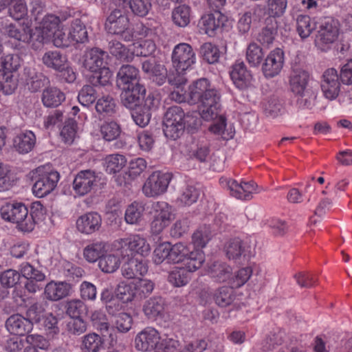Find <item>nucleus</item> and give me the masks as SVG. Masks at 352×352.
Here are the masks:
<instances>
[{
    "label": "nucleus",
    "mask_w": 352,
    "mask_h": 352,
    "mask_svg": "<svg viewBox=\"0 0 352 352\" xmlns=\"http://www.w3.org/2000/svg\"><path fill=\"white\" fill-rule=\"evenodd\" d=\"M309 73L300 67L292 69L289 79V87L292 93L298 97L300 106L310 108L316 98V93L309 84Z\"/></svg>",
    "instance_id": "nucleus-5"
},
{
    "label": "nucleus",
    "mask_w": 352,
    "mask_h": 352,
    "mask_svg": "<svg viewBox=\"0 0 352 352\" xmlns=\"http://www.w3.org/2000/svg\"><path fill=\"white\" fill-rule=\"evenodd\" d=\"M116 103L110 96H103L96 103V110L99 113H112L115 111Z\"/></svg>",
    "instance_id": "nucleus-60"
},
{
    "label": "nucleus",
    "mask_w": 352,
    "mask_h": 352,
    "mask_svg": "<svg viewBox=\"0 0 352 352\" xmlns=\"http://www.w3.org/2000/svg\"><path fill=\"white\" fill-rule=\"evenodd\" d=\"M187 82L186 78L183 74H170L168 82L174 85L175 89L170 93V98L177 102H186L188 103V92L184 90L183 86Z\"/></svg>",
    "instance_id": "nucleus-29"
},
{
    "label": "nucleus",
    "mask_w": 352,
    "mask_h": 352,
    "mask_svg": "<svg viewBox=\"0 0 352 352\" xmlns=\"http://www.w3.org/2000/svg\"><path fill=\"white\" fill-rule=\"evenodd\" d=\"M287 0H267V12L270 16H282L287 8Z\"/></svg>",
    "instance_id": "nucleus-58"
},
{
    "label": "nucleus",
    "mask_w": 352,
    "mask_h": 352,
    "mask_svg": "<svg viewBox=\"0 0 352 352\" xmlns=\"http://www.w3.org/2000/svg\"><path fill=\"white\" fill-rule=\"evenodd\" d=\"M32 6V14L34 17V21L38 23L34 30V36L40 48L43 43L51 41L54 32L60 27V19L54 14H46L41 17L43 6L40 0L33 1Z\"/></svg>",
    "instance_id": "nucleus-4"
},
{
    "label": "nucleus",
    "mask_w": 352,
    "mask_h": 352,
    "mask_svg": "<svg viewBox=\"0 0 352 352\" xmlns=\"http://www.w3.org/2000/svg\"><path fill=\"white\" fill-rule=\"evenodd\" d=\"M30 177L34 184L33 194L38 197H43L51 193L56 187L60 179L59 173L50 164L40 166L31 170Z\"/></svg>",
    "instance_id": "nucleus-6"
},
{
    "label": "nucleus",
    "mask_w": 352,
    "mask_h": 352,
    "mask_svg": "<svg viewBox=\"0 0 352 352\" xmlns=\"http://www.w3.org/2000/svg\"><path fill=\"white\" fill-rule=\"evenodd\" d=\"M1 217L9 222L16 224L23 232H31L35 226V221L29 216L28 207L22 202H10L3 205L0 210Z\"/></svg>",
    "instance_id": "nucleus-7"
},
{
    "label": "nucleus",
    "mask_w": 352,
    "mask_h": 352,
    "mask_svg": "<svg viewBox=\"0 0 352 352\" xmlns=\"http://www.w3.org/2000/svg\"><path fill=\"white\" fill-rule=\"evenodd\" d=\"M250 246L239 238L228 240L224 245V252L230 260L248 259L251 256Z\"/></svg>",
    "instance_id": "nucleus-23"
},
{
    "label": "nucleus",
    "mask_w": 352,
    "mask_h": 352,
    "mask_svg": "<svg viewBox=\"0 0 352 352\" xmlns=\"http://www.w3.org/2000/svg\"><path fill=\"white\" fill-rule=\"evenodd\" d=\"M130 26L127 14L120 8L113 10L104 23V28L109 34L119 35L126 41L133 38V32Z\"/></svg>",
    "instance_id": "nucleus-9"
},
{
    "label": "nucleus",
    "mask_w": 352,
    "mask_h": 352,
    "mask_svg": "<svg viewBox=\"0 0 352 352\" xmlns=\"http://www.w3.org/2000/svg\"><path fill=\"white\" fill-rule=\"evenodd\" d=\"M339 35V24L337 20L327 18L322 23L315 39L316 47L322 52L331 49Z\"/></svg>",
    "instance_id": "nucleus-11"
},
{
    "label": "nucleus",
    "mask_w": 352,
    "mask_h": 352,
    "mask_svg": "<svg viewBox=\"0 0 352 352\" xmlns=\"http://www.w3.org/2000/svg\"><path fill=\"white\" fill-rule=\"evenodd\" d=\"M116 296L123 302H129L137 300L133 281L130 283L125 281L120 283L116 289Z\"/></svg>",
    "instance_id": "nucleus-48"
},
{
    "label": "nucleus",
    "mask_w": 352,
    "mask_h": 352,
    "mask_svg": "<svg viewBox=\"0 0 352 352\" xmlns=\"http://www.w3.org/2000/svg\"><path fill=\"white\" fill-rule=\"evenodd\" d=\"M199 197V190L192 185H186L180 191L176 199L178 206H190L195 203Z\"/></svg>",
    "instance_id": "nucleus-37"
},
{
    "label": "nucleus",
    "mask_w": 352,
    "mask_h": 352,
    "mask_svg": "<svg viewBox=\"0 0 352 352\" xmlns=\"http://www.w3.org/2000/svg\"><path fill=\"white\" fill-rule=\"evenodd\" d=\"M65 99V94L59 89L48 87L43 91L41 100L47 107H56Z\"/></svg>",
    "instance_id": "nucleus-33"
},
{
    "label": "nucleus",
    "mask_w": 352,
    "mask_h": 352,
    "mask_svg": "<svg viewBox=\"0 0 352 352\" xmlns=\"http://www.w3.org/2000/svg\"><path fill=\"white\" fill-rule=\"evenodd\" d=\"M212 236L210 226H203L199 227L192 236V243L195 249L204 248Z\"/></svg>",
    "instance_id": "nucleus-46"
},
{
    "label": "nucleus",
    "mask_w": 352,
    "mask_h": 352,
    "mask_svg": "<svg viewBox=\"0 0 352 352\" xmlns=\"http://www.w3.org/2000/svg\"><path fill=\"white\" fill-rule=\"evenodd\" d=\"M70 285L65 281H51L45 287V298L50 300L58 301L69 295Z\"/></svg>",
    "instance_id": "nucleus-28"
},
{
    "label": "nucleus",
    "mask_w": 352,
    "mask_h": 352,
    "mask_svg": "<svg viewBox=\"0 0 352 352\" xmlns=\"http://www.w3.org/2000/svg\"><path fill=\"white\" fill-rule=\"evenodd\" d=\"M68 32L72 42L85 43L88 39L85 25L78 19L72 21L69 27Z\"/></svg>",
    "instance_id": "nucleus-41"
},
{
    "label": "nucleus",
    "mask_w": 352,
    "mask_h": 352,
    "mask_svg": "<svg viewBox=\"0 0 352 352\" xmlns=\"http://www.w3.org/2000/svg\"><path fill=\"white\" fill-rule=\"evenodd\" d=\"M205 261V255L203 251L195 249L190 251L189 254L186 256L182 264L184 269L190 274L199 270Z\"/></svg>",
    "instance_id": "nucleus-35"
},
{
    "label": "nucleus",
    "mask_w": 352,
    "mask_h": 352,
    "mask_svg": "<svg viewBox=\"0 0 352 352\" xmlns=\"http://www.w3.org/2000/svg\"><path fill=\"white\" fill-rule=\"evenodd\" d=\"M196 61V55L192 47L182 43L175 46L172 52V62L176 74H183L190 69Z\"/></svg>",
    "instance_id": "nucleus-14"
},
{
    "label": "nucleus",
    "mask_w": 352,
    "mask_h": 352,
    "mask_svg": "<svg viewBox=\"0 0 352 352\" xmlns=\"http://www.w3.org/2000/svg\"><path fill=\"white\" fill-rule=\"evenodd\" d=\"M109 52L119 60L128 62L133 60L131 49L126 48L122 43L116 40L109 42Z\"/></svg>",
    "instance_id": "nucleus-45"
},
{
    "label": "nucleus",
    "mask_w": 352,
    "mask_h": 352,
    "mask_svg": "<svg viewBox=\"0 0 352 352\" xmlns=\"http://www.w3.org/2000/svg\"><path fill=\"white\" fill-rule=\"evenodd\" d=\"M170 172L154 171L146 180L142 192L148 197H155L165 193L173 179Z\"/></svg>",
    "instance_id": "nucleus-13"
},
{
    "label": "nucleus",
    "mask_w": 352,
    "mask_h": 352,
    "mask_svg": "<svg viewBox=\"0 0 352 352\" xmlns=\"http://www.w3.org/2000/svg\"><path fill=\"white\" fill-rule=\"evenodd\" d=\"M153 214L151 230L153 234H160L175 219L173 207L165 201H157L153 206Z\"/></svg>",
    "instance_id": "nucleus-12"
},
{
    "label": "nucleus",
    "mask_w": 352,
    "mask_h": 352,
    "mask_svg": "<svg viewBox=\"0 0 352 352\" xmlns=\"http://www.w3.org/2000/svg\"><path fill=\"white\" fill-rule=\"evenodd\" d=\"M137 300H142L149 296L155 287L154 283L147 278H136L133 280Z\"/></svg>",
    "instance_id": "nucleus-44"
},
{
    "label": "nucleus",
    "mask_w": 352,
    "mask_h": 352,
    "mask_svg": "<svg viewBox=\"0 0 352 352\" xmlns=\"http://www.w3.org/2000/svg\"><path fill=\"white\" fill-rule=\"evenodd\" d=\"M63 114L56 110L44 120V126L47 130H60L63 126Z\"/></svg>",
    "instance_id": "nucleus-59"
},
{
    "label": "nucleus",
    "mask_w": 352,
    "mask_h": 352,
    "mask_svg": "<svg viewBox=\"0 0 352 352\" xmlns=\"http://www.w3.org/2000/svg\"><path fill=\"white\" fill-rule=\"evenodd\" d=\"M101 177L94 171L85 170L80 171L73 182V188L75 192L83 196L91 192L98 184H102Z\"/></svg>",
    "instance_id": "nucleus-18"
},
{
    "label": "nucleus",
    "mask_w": 352,
    "mask_h": 352,
    "mask_svg": "<svg viewBox=\"0 0 352 352\" xmlns=\"http://www.w3.org/2000/svg\"><path fill=\"white\" fill-rule=\"evenodd\" d=\"M107 244L102 241H98L87 245L83 250V256L89 263L96 262L103 256L106 252Z\"/></svg>",
    "instance_id": "nucleus-42"
},
{
    "label": "nucleus",
    "mask_w": 352,
    "mask_h": 352,
    "mask_svg": "<svg viewBox=\"0 0 352 352\" xmlns=\"http://www.w3.org/2000/svg\"><path fill=\"white\" fill-rule=\"evenodd\" d=\"M147 272V263L138 258L130 259L122 267V276L128 279L135 278L138 276H144Z\"/></svg>",
    "instance_id": "nucleus-31"
},
{
    "label": "nucleus",
    "mask_w": 352,
    "mask_h": 352,
    "mask_svg": "<svg viewBox=\"0 0 352 352\" xmlns=\"http://www.w3.org/2000/svg\"><path fill=\"white\" fill-rule=\"evenodd\" d=\"M184 113L179 106H173L166 111L163 122V132H180L184 130Z\"/></svg>",
    "instance_id": "nucleus-21"
},
{
    "label": "nucleus",
    "mask_w": 352,
    "mask_h": 352,
    "mask_svg": "<svg viewBox=\"0 0 352 352\" xmlns=\"http://www.w3.org/2000/svg\"><path fill=\"white\" fill-rule=\"evenodd\" d=\"M36 142L34 133H17L13 138V147L19 153H29Z\"/></svg>",
    "instance_id": "nucleus-34"
},
{
    "label": "nucleus",
    "mask_w": 352,
    "mask_h": 352,
    "mask_svg": "<svg viewBox=\"0 0 352 352\" xmlns=\"http://www.w3.org/2000/svg\"><path fill=\"white\" fill-rule=\"evenodd\" d=\"M21 275L27 280L34 279L37 281H43L45 278V275L34 267L28 263H24L21 265Z\"/></svg>",
    "instance_id": "nucleus-63"
},
{
    "label": "nucleus",
    "mask_w": 352,
    "mask_h": 352,
    "mask_svg": "<svg viewBox=\"0 0 352 352\" xmlns=\"http://www.w3.org/2000/svg\"><path fill=\"white\" fill-rule=\"evenodd\" d=\"M233 288L231 286L221 287L217 290L214 295L215 302L220 307H226L230 305L234 299Z\"/></svg>",
    "instance_id": "nucleus-52"
},
{
    "label": "nucleus",
    "mask_w": 352,
    "mask_h": 352,
    "mask_svg": "<svg viewBox=\"0 0 352 352\" xmlns=\"http://www.w3.org/2000/svg\"><path fill=\"white\" fill-rule=\"evenodd\" d=\"M168 281L175 287L186 285L190 279V274L183 267H175L168 275Z\"/></svg>",
    "instance_id": "nucleus-51"
},
{
    "label": "nucleus",
    "mask_w": 352,
    "mask_h": 352,
    "mask_svg": "<svg viewBox=\"0 0 352 352\" xmlns=\"http://www.w3.org/2000/svg\"><path fill=\"white\" fill-rule=\"evenodd\" d=\"M15 182L14 176L12 175L10 167L0 162V192L10 190Z\"/></svg>",
    "instance_id": "nucleus-49"
},
{
    "label": "nucleus",
    "mask_w": 352,
    "mask_h": 352,
    "mask_svg": "<svg viewBox=\"0 0 352 352\" xmlns=\"http://www.w3.org/2000/svg\"><path fill=\"white\" fill-rule=\"evenodd\" d=\"M262 48L255 43H250L246 50V60L252 67H258L263 60Z\"/></svg>",
    "instance_id": "nucleus-50"
},
{
    "label": "nucleus",
    "mask_w": 352,
    "mask_h": 352,
    "mask_svg": "<svg viewBox=\"0 0 352 352\" xmlns=\"http://www.w3.org/2000/svg\"><path fill=\"white\" fill-rule=\"evenodd\" d=\"M120 253L125 256L147 257L151 251V245L143 236L135 234L118 241Z\"/></svg>",
    "instance_id": "nucleus-10"
},
{
    "label": "nucleus",
    "mask_w": 352,
    "mask_h": 352,
    "mask_svg": "<svg viewBox=\"0 0 352 352\" xmlns=\"http://www.w3.org/2000/svg\"><path fill=\"white\" fill-rule=\"evenodd\" d=\"M230 77L239 89H245L253 85L254 78L242 61H237L232 66Z\"/></svg>",
    "instance_id": "nucleus-25"
},
{
    "label": "nucleus",
    "mask_w": 352,
    "mask_h": 352,
    "mask_svg": "<svg viewBox=\"0 0 352 352\" xmlns=\"http://www.w3.org/2000/svg\"><path fill=\"white\" fill-rule=\"evenodd\" d=\"M169 255H170V243L163 242L155 248L152 259L155 265L162 264L164 261L170 263Z\"/></svg>",
    "instance_id": "nucleus-56"
},
{
    "label": "nucleus",
    "mask_w": 352,
    "mask_h": 352,
    "mask_svg": "<svg viewBox=\"0 0 352 352\" xmlns=\"http://www.w3.org/2000/svg\"><path fill=\"white\" fill-rule=\"evenodd\" d=\"M228 17L219 11L212 14H208L202 16L201 23L206 34L212 36L217 30L227 26Z\"/></svg>",
    "instance_id": "nucleus-27"
},
{
    "label": "nucleus",
    "mask_w": 352,
    "mask_h": 352,
    "mask_svg": "<svg viewBox=\"0 0 352 352\" xmlns=\"http://www.w3.org/2000/svg\"><path fill=\"white\" fill-rule=\"evenodd\" d=\"M96 99V91L91 85H85L78 93V100L79 102L85 107L93 104Z\"/></svg>",
    "instance_id": "nucleus-62"
},
{
    "label": "nucleus",
    "mask_w": 352,
    "mask_h": 352,
    "mask_svg": "<svg viewBox=\"0 0 352 352\" xmlns=\"http://www.w3.org/2000/svg\"><path fill=\"white\" fill-rule=\"evenodd\" d=\"M21 60L18 54H7L0 57V89L7 95L11 94L17 87V80L14 72L21 66Z\"/></svg>",
    "instance_id": "nucleus-8"
},
{
    "label": "nucleus",
    "mask_w": 352,
    "mask_h": 352,
    "mask_svg": "<svg viewBox=\"0 0 352 352\" xmlns=\"http://www.w3.org/2000/svg\"><path fill=\"white\" fill-rule=\"evenodd\" d=\"M5 32L11 38L24 43H28L37 50L38 46L34 36V30L31 28V23L28 19H24L22 23L9 24L5 28Z\"/></svg>",
    "instance_id": "nucleus-16"
},
{
    "label": "nucleus",
    "mask_w": 352,
    "mask_h": 352,
    "mask_svg": "<svg viewBox=\"0 0 352 352\" xmlns=\"http://www.w3.org/2000/svg\"><path fill=\"white\" fill-rule=\"evenodd\" d=\"M221 185L226 188L232 197L241 200L252 199V194L258 192L256 184L252 182H241L227 178L220 179Z\"/></svg>",
    "instance_id": "nucleus-17"
},
{
    "label": "nucleus",
    "mask_w": 352,
    "mask_h": 352,
    "mask_svg": "<svg viewBox=\"0 0 352 352\" xmlns=\"http://www.w3.org/2000/svg\"><path fill=\"white\" fill-rule=\"evenodd\" d=\"M296 23V31L302 39L308 38L316 28V23L308 15H298Z\"/></svg>",
    "instance_id": "nucleus-39"
},
{
    "label": "nucleus",
    "mask_w": 352,
    "mask_h": 352,
    "mask_svg": "<svg viewBox=\"0 0 352 352\" xmlns=\"http://www.w3.org/2000/svg\"><path fill=\"white\" fill-rule=\"evenodd\" d=\"M165 301L161 297H153L146 300L143 306V311L151 320L162 318L165 313Z\"/></svg>",
    "instance_id": "nucleus-30"
},
{
    "label": "nucleus",
    "mask_w": 352,
    "mask_h": 352,
    "mask_svg": "<svg viewBox=\"0 0 352 352\" xmlns=\"http://www.w3.org/2000/svg\"><path fill=\"white\" fill-rule=\"evenodd\" d=\"M126 157L122 155L112 154L104 159L103 165L105 170L109 174L120 172L126 165Z\"/></svg>",
    "instance_id": "nucleus-43"
},
{
    "label": "nucleus",
    "mask_w": 352,
    "mask_h": 352,
    "mask_svg": "<svg viewBox=\"0 0 352 352\" xmlns=\"http://www.w3.org/2000/svg\"><path fill=\"white\" fill-rule=\"evenodd\" d=\"M144 210V208L141 204L132 203L125 211L124 219L126 222L129 224L138 223L142 218Z\"/></svg>",
    "instance_id": "nucleus-55"
},
{
    "label": "nucleus",
    "mask_w": 352,
    "mask_h": 352,
    "mask_svg": "<svg viewBox=\"0 0 352 352\" xmlns=\"http://www.w3.org/2000/svg\"><path fill=\"white\" fill-rule=\"evenodd\" d=\"M268 21L270 23H268L266 27L261 30L257 36L258 41L263 45L266 46L272 43L276 33V23H274V20L272 19H270Z\"/></svg>",
    "instance_id": "nucleus-54"
},
{
    "label": "nucleus",
    "mask_w": 352,
    "mask_h": 352,
    "mask_svg": "<svg viewBox=\"0 0 352 352\" xmlns=\"http://www.w3.org/2000/svg\"><path fill=\"white\" fill-rule=\"evenodd\" d=\"M161 340L160 332L153 327H146L137 333L134 346L138 351L147 352L156 349Z\"/></svg>",
    "instance_id": "nucleus-19"
},
{
    "label": "nucleus",
    "mask_w": 352,
    "mask_h": 352,
    "mask_svg": "<svg viewBox=\"0 0 352 352\" xmlns=\"http://www.w3.org/2000/svg\"><path fill=\"white\" fill-rule=\"evenodd\" d=\"M142 69L150 80L158 85L164 84L170 76L165 66L159 63L154 58L142 61Z\"/></svg>",
    "instance_id": "nucleus-22"
},
{
    "label": "nucleus",
    "mask_w": 352,
    "mask_h": 352,
    "mask_svg": "<svg viewBox=\"0 0 352 352\" xmlns=\"http://www.w3.org/2000/svg\"><path fill=\"white\" fill-rule=\"evenodd\" d=\"M232 267L223 262H214L210 267L208 272L211 277L218 282H228L232 277Z\"/></svg>",
    "instance_id": "nucleus-36"
},
{
    "label": "nucleus",
    "mask_w": 352,
    "mask_h": 352,
    "mask_svg": "<svg viewBox=\"0 0 352 352\" xmlns=\"http://www.w3.org/2000/svg\"><path fill=\"white\" fill-rule=\"evenodd\" d=\"M138 34L140 36V41L133 43L131 45L133 56H151L156 50V45L154 40L157 37V35L155 30L140 25Z\"/></svg>",
    "instance_id": "nucleus-15"
},
{
    "label": "nucleus",
    "mask_w": 352,
    "mask_h": 352,
    "mask_svg": "<svg viewBox=\"0 0 352 352\" xmlns=\"http://www.w3.org/2000/svg\"><path fill=\"white\" fill-rule=\"evenodd\" d=\"M204 59L212 64L217 62L219 58V51L217 47L211 43H206L201 47Z\"/></svg>",
    "instance_id": "nucleus-64"
},
{
    "label": "nucleus",
    "mask_w": 352,
    "mask_h": 352,
    "mask_svg": "<svg viewBox=\"0 0 352 352\" xmlns=\"http://www.w3.org/2000/svg\"><path fill=\"white\" fill-rule=\"evenodd\" d=\"M8 331L14 335L23 336L32 331V322L20 314L10 316L6 322Z\"/></svg>",
    "instance_id": "nucleus-26"
},
{
    "label": "nucleus",
    "mask_w": 352,
    "mask_h": 352,
    "mask_svg": "<svg viewBox=\"0 0 352 352\" xmlns=\"http://www.w3.org/2000/svg\"><path fill=\"white\" fill-rule=\"evenodd\" d=\"M139 70L133 65H122L117 74L118 86L122 89V102L127 108L138 106L146 93V89L140 82Z\"/></svg>",
    "instance_id": "nucleus-2"
},
{
    "label": "nucleus",
    "mask_w": 352,
    "mask_h": 352,
    "mask_svg": "<svg viewBox=\"0 0 352 352\" xmlns=\"http://www.w3.org/2000/svg\"><path fill=\"white\" fill-rule=\"evenodd\" d=\"M108 57V54L99 48H92L86 52L83 65L91 73L89 80L92 85L105 86L109 84L112 74L107 67Z\"/></svg>",
    "instance_id": "nucleus-3"
},
{
    "label": "nucleus",
    "mask_w": 352,
    "mask_h": 352,
    "mask_svg": "<svg viewBox=\"0 0 352 352\" xmlns=\"http://www.w3.org/2000/svg\"><path fill=\"white\" fill-rule=\"evenodd\" d=\"M284 56L280 48H276L267 55L261 67L265 78H273L280 74L284 65Z\"/></svg>",
    "instance_id": "nucleus-20"
},
{
    "label": "nucleus",
    "mask_w": 352,
    "mask_h": 352,
    "mask_svg": "<svg viewBox=\"0 0 352 352\" xmlns=\"http://www.w3.org/2000/svg\"><path fill=\"white\" fill-rule=\"evenodd\" d=\"M104 339L96 333H89L81 338L80 348L82 352H99L104 346Z\"/></svg>",
    "instance_id": "nucleus-32"
},
{
    "label": "nucleus",
    "mask_w": 352,
    "mask_h": 352,
    "mask_svg": "<svg viewBox=\"0 0 352 352\" xmlns=\"http://www.w3.org/2000/svg\"><path fill=\"white\" fill-rule=\"evenodd\" d=\"M188 104H197L201 118L211 120L219 113L220 94L209 80L202 78L189 85Z\"/></svg>",
    "instance_id": "nucleus-1"
},
{
    "label": "nucleus",
    "mask_w": 352,
    "mask_h": 352,
    "mask_svg": "<svg viewBox=\"0 0 352 352\" xmlns=\"http://www.w3.org/2000/svg\"><path fill=\"white\" fill-rule=\"evenodd\" d=\"M129 8L131 12L136 16H146L152 8L151 0H130Z\"/></svg>",
    "instance_id": "nucleus-57"
},
{
    "label": "nucleus",
    "mask_w": 352,
    "mask_h": 352,
    "mask_svg": "<svg viewBox=\"0 0 352 352\" xmlns=\"http://www.w3.org/2000/svg\"><path fill=\"white\" fill-rule=\"evenodd\" d=\"M120 261L119 257L107 254L101 256L98 261L100 269L104 273H113L116 272L120 267Z\"/></svg>",
    "instance_id": "nucleus-53"
},
{
    "label": "nucleus",
    "mask_w": 352,
    "mask_h": 352,
    "mask_svg": "<svg viewBox=\"0 0 352 352\" xmlns=\"http://www.w3.org/2000/svg\"><path fill=\"white\" fill-rule=\"evenodd\" d=\"M190 252V250L186 244L181 242L177 243L173 245L170 244L169 263H182Z\"/></svg>",
    "instance_id": "nucleus-47"
},
{
    "label": "nucleus",
    "mask_w": 352,
    "mask_h": 352,
    "mask_svg": "<svg viewBox=\"0 0 352 352\" xmlns=\"http://www.w3.org/2000/svg\"><path fill=\"white\" fill-rule=\"evenodd\" d=\"M252 274V270L250 267L241 268L234 276L232 275L229 284L232 287H240L250 279Z\"/></svg>",
    "instance_id": "nucleus-61"
},
{
    "label": "nucleus",
    "mask_w": 352,
    "mask_h": 352,
    "mask_svg": "<svg viewBox=\"0 0 352 352\" xmlns=\"http://www.w3.org/2000/svg\"><path fill=\"white\" fill-rule=\"evenodd\" d=\"M42 60L45 65L56 71L64 69V65L67 63V58L56 50L45 52Z\"/></svg>",
    "instance_id": "nucleus-38"
},
{
    "label": "nucleus",
    "mask_w": 352,
    "mask_h": 352,
    "mask_svg": "<svg viewBox=\"0 0 352 352\" xmlns=\"http://www.w3.org/2000/svg\"><path fill=\"white\" fill-rule=\"evenodd\" d=\"M172 20L177 26L186 27L191 18V9L188 6L179 5L172 11Z\"/></svg>",
    "instance_id": "nucleus-40"
},
{
    "label": "nucleus",
    "mask_w": 352,
    "mask_h": 352,
    "mask_svg": "<svg viewBox=\"0 0 352 352\" xmlns=\"http://www.w3.org/2000/svg\"><path fill=\"white\" fill-rule=\"evenodd\" d=\"M102 217L96 212H87L79 217L76 221V228L82 234H92L100 229Z\"/></svg>",
    "instance_id": "nucleus-24"
}]
</instances>
